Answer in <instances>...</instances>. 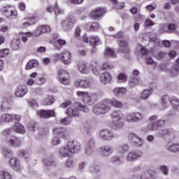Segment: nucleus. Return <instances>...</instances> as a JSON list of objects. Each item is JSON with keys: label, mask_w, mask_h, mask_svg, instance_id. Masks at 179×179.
I'll return each instance as SVG.
<instances>
[{"label": "nucleus", "mask_w": 179, "mask_h": 179, "mask_svg": "<svg viewBox=\"0 0 179 179\" xmlns=\"http://www.w3.org/2000/svg\"><path fill=\"white\" fill-rule=\"evenodd\" d=\"M80 152V143L76 141H69L66 145L59 149V156L62 158L69 157V153H79Z\"/></svg>", "instance_id": "f257e3e1"}, {"label": "nucleus", "mask_w": 179, "mask_h": 179, "mask_svg": "<svg viewBox=\"0 0 179 179\" xmlns=\"http://www.w3.org/2000/svg\"><path fill=\"white\" fill-rule=\"evenodd\" d=\"M111 110V99H105L101 102L96 103L92 109L96 115H101V114H106Z\"/></svg>", "instance_id": "f03ea898"}, {"label": "nucleus", "mask_w": 179, "mask_h": 179, "mask_svg": "<svg viewBox=\"0 0 179 179\" xmlns=\"http://www.w3.org/2000/svg\"><path fill=\"white\" fill-rule=\"evenodd\" d=\"M89 113V108L86 107L85 105H82L80 103H75L71 105L66 110V114H68L69 117H79L80 113Z\"/></svg>", "instance_id": "7ed1b4c3"}, {"label": "nucleus", "mask_w": 179, "mask_h": 179, "mask_svg": "<svg viewBox=\"0 0 179 179\" xmlns=\"http://www.w3.org/2000/svg\"><path fill=\"white\" fill-rule=\"evenodd\" d=\"M113 118V125L115 131H120L124 127V113L121 110H115L111 113Z\"/></svg>", "instance_id": "20e7f679"}, {"label": "nucleus", "mask_w": 179, "mask_h": 179, "mask_svg": "<svg viewBox=\"0 0 179 179\" xmlns=\"http://www.w3.org/2000/svg\"><path fill=\"white\" fill-rule=\"evenodd\" d=\"M77 96L79 97H83L84 103H86L89 106H91L96 100H97V94L94 93H89L87 92L78 91L76 92Z\"/></svg>", "instance_id": "39448f33"}, {"label": "nucleus", "mask_w": 179, "mask_h": 179, "mask_svg": "<svg viewBox=\"0 0 179 179\" xmlns=\"http://www.w3.org/2000/svg\"><path fill=\"white\" fill-rule=\"evenodd\" d=\"M145 118V115L141 112L136 111L129 113L126 115L127 122H141Z\"/></svg>", "instance_id": "423d86ee"}, {"label": "nucleus", "mask_w": 179, "mask_h": 179, "mask_svg": "<svg viewBox=\"0 0 179 179\" xmlns=\"http://www.w3.org/2000/svg\"><path fill=\"white\" fill-rule=\"evenodd\" d=\"M94 83L93 78L78 79L74 82V86L80 89H89Z\"/></svg>", "instance_id": "0eeeda50"}, {"label": "nucleus", "mask_w": 179, "mask_h": 179, "mask_svg": "<svg viewBox=\"0 0 179 179\" xmlns=\"http://www.w3.org/2000/svg\"><path fill=\"white\" fill-rule=\"evenodd\" d=\"M99 138L106 142H111V141L115 138L114 132L108 129H103L99 131Z\"/></svg>", "instance_id": "6e6552de"}, {"label": "nucleus", "mask_w": 179, "mask_h": 179, "mask_svg": "<svg viewBox=\"0 0 179 179\" xmlns=\"http://www.w3.org/2000/svg\"><path fill=\"white\" fill-rule=\"evenodd\" d=\"M82 40L84 43H90V45L93 47V48H96V45H100L102 44L101 41L99 38V36H92L90 38L87 37V34H84L82 37Z\"/></svg>", "instance_id": "1a4fd4ad"}, {"label": "nucleus", "mask_w": 179, "mask_h": 179, "mask_svg": "<svg viewBox=\"0 0 179 179\" xmlns=\"http://www.w3.org/2000/svg\"><path fill=\"white\" fill-rule=\"evenodd\" d=\"M3 122H19L22 120L20 115L6 113L1 115Z\"/></svg>", "instance_id": "9d476101"}, {"label": "nucleus", "mask_w": 179, "mask_h": 179, "mask_svg": "<svg viewBox=\"0 0 179 179\" xmlns=\"http://www.w3.org/2000/svg\"><path fill=\"white\" fill-rule=\"evenodd\" d=\"M142 156H143V152L141 150L130 151L126 155L125 160L126 162H129L130 163H132V162H135V160L141 159Z\"/></svg>", "instance_id": "9b49d317"}, {"label": "nucleus", "mask_w": 179, "mask_h": 179, "mask_svg": "<svg viewBox=\"0 0 179 179\" xmlns=\"http://www.w3.org/2000/svg\"><path fill=\"white\" fill-rule=\"evenodd\" d=\"M129 141L132 143L134 146H136L137 148H141L143 146V143H145V141H143V138L139 137L138 135L131 133L129 134Z\"/></svg>", "instance_id": "f8f14e48"}, {"label": "nucleus", "mask_w": 179, "mask_h": 179, "mask_svg": "<svg viewBox=\"0 0 179 179\" xmlns=\"http://www.w3.org/2000/svg\"><path fill=\"white\" fill-rule=\"evenodd\" d=\"M57 79L62 85H69V73L64 69L57 71Z\"/></svg>", "instance_id": "ddd939ff"}, {"label": "nucleus", "mask_w": 179, "mask_h": 179, "mask_svg": "<svg viewBox=\"0 0 179 179\" xmlns=\"http://www.w3.org/2000/svg\"><path fill=\"white\" fill-rule=\"evenodd\" d=\"M42 163L45 164L46 167L57 166V162H55V159L52 154H45L42 158Z\"/></svg>", "instance_id": "4468645a"}, {"label": "nucleus", "mask_w": 179, "mask_h": 179, "mask_svg": "<svg viewBox=\"0 0 179 179\" xmlns=\"http://www.w3.org/2000/svg\"><path fill=\"white\" fill-rule=\"evenodd\" d=\"M75 17H69L67 19L64 20L62 22V27L64 31H69L73 27V24H75Z\"/></svg>", "instance_id": "2eb2a0df"}, {"label": "nucleus", "mask_w": 179, "mask_h": 179, "mask_svg": "<svg viewBox=\"0 0 179 179\" xmlns=\"http://www.w3.org/2000/svg\"><path fill=\"white\" fill-rule=\"evenodd\" d=\"M99 152L102 157H108L114 153V148L110 145H105L100 147Z\"/></svg>", "instance_id": "dca6fc26"}, {"label": "nucleus", "mask_w": 179, "mask_h": 179, "mask_svg": "<svg viewBox=\"0 0 179 179\" xmlns=\"http://www.w3.org/2000/svg\"><path fill=\"white\" fill-rule=\"evenodd\" d=\"M36 114L41 118H44L47 120L48 118H51V117H55L57 113L54 110H39L36 111Z\"/></svg>", "instance_id": "f3484780"}, {"label": "nucleus", "mask_w": 179, "mask_h": 179, "mask_svg": "<svg viewBox=\"0 0 179 179\" xmlns=\"http://www.w3.org/2000/svg\"><path fill=\"white\" fill-rule=\"evenodd\" d=\"M52 133L55 136L58 138H66L69 135V131L64 127H54Z\"/></svg>", "instance_id": "a211bd4d"}, {"label": "nucleus", "mask_w": 179, "mask_h": 179, "mask_svg": "<svg viewBox=\"0 0 179 179\" xmlns=\"http://www.w3.org/2000/svg\"><path fill=\"white\" fill-rule=\"evenodd\" d=\"M95 148H96V143L94 142V139L90 138L85 147V156H92V155H93V152H94Z\"/></svg>", "instance_id": "6ab92c4d"}, {"label": "nucleus", "mask_w": 179, "mask_h": 179, "mask_svg": "<svg viewBox=\"0 0 179 179\" xmlns=\"http://www.w3.org/2000/svg\"><path fill=\"white\" fill-rule=\"evenodd\" d=\"M9 166L13 169L15 171H22V166L20 165V162L16 157H11L9 160Z\"/></svg>", "instance_id": "aec40b11"}, {"label": "nucleus", "mask_w": 179, "mask_h": 179, "mask_svg": "<svg viewBox=\"0 0 179 179\" xmlns=\"http://www.w3.org/2000/svg\"><path fill=\"white\" fill-rule=\"evenodd\" d=\"M111 80H113V76L108 71H105L102 73L99 76V82L102 85H108V83H110Z\"/></svg>", "instance_id": "412c9836"}, {"label": "nucleus", "mask_w": 179, "mask_h": 179, "mask_svg": "<svg viewBox=\"0 0 179 179\" xmlns=\"http://www.w3.org/2000/svg\"><path fill=\"white\" fill-rule=\"evenodd\" d=\"M62 62L64 65H70L72 62V55L68 50L62 52Z\"/></svg>", "instance_id": "4be33fe9"}, {"label": "nucleus", "mask_w": 179, "mask_h": 179, "mask_svg": "<svg viewBox=\"0 0 179 179\" xmlns=\"http://www.w3.org/2000/svg\"><path fill=\"white\" fill-rule=\"evenodd\" d=\"M104 13H106V9L98 8L92 10L90 13V17L94 20L99 19V17H101Z\"/></svg>", "instance_id": "5701e85b"}, {"label": "nucleus", "mask_w": 179, "mask_h": 179, "mask_svg": "<svg viewBox=\"0 0 179 179\" xmlns=\"http://www.w3.org/2000/svg\"><path fill=\"white\" fill-rule=\"evenodd\" d=\"M6 142L8 146H12L13 148H19L22 145V142L16 137L6 138Z\"/></svg>", "instance_id": "b1692460"}, {"label": "nucleus", "mask_w": 179, "mask_h": 179, "mask_svg": "<svg viewBox=\"0 0 179 179\" xmlns=\"http://www.w3.org/2000/svg\"><path fill=\"white\" fill-rule=\"evenodd\" d=\"M119 51L122 54H129L130 50L129 48L128 47V42L122 40L120 41Z\"/></svg>", "instance_id": "393cba45"}, {"label": "nucleus", "mask_w": 179, "mask_h": 179, "mask_svg": "<svg viewBox=\"0 0 179 179\" xmlns=\"http://www.w3.org/2000/svg\"><path fill=\"white\" fill-rule=\"evenodd\" d=\"M50 31V26L48 25H41L38 27L37 29L34 31V36L37 37V36H40L44 33H48Z\"/></svg>", "instance_id": "a878e982"}, {"label": "nucleus", "mask_w": 179, "mask_h": 179, "mask_svg": "<svg viewBox=\"0 0 179 179\" xmlns=\"http://www.w3.org/2000/svg\"><path fill=\"white\" fill-rule=\"evenodd\" d=\"M27 87L26 85H20L17 90L15 92V96L17 97H23L27 94Z\"/></svg>", "instance_id": "bb28decb"}, {"label": "nucleus", "mask_w": 179, "mask_h": 179, "mask_svg": "<svg viewBox=\"0 0 179 179\" xmlns=\"http://www.w3.org/2000/svg\"><path fill=\"white\" fill-rule=\"evenodd\" d=\"M166 149L172 153H177V152H179V143L169 142L166 144Z\"/></svg>", "instance_id": "cd10ccee"}, {"label": "nucleus", "mask_w": 179, "mask_h": 179, "mask_svg": "<svg viewBox=\"0 0 179 179\" xmlns=\"http://www.w3.org/2000/svg\"><path fill=\"white\" fill-rule=\"evenodd\" d=\"M170 120H171V114H169L162 117V119L155 122L157 124V127L158 128H160V127H164V125H166V122H168V121H170Z\"/></svg>", "instance_id": "c85d7f7f"}, {"label": "nucleus", "mask_w": 179, "mask_h": 179, "mask_svg": "<svg viewBox=\"0 0 179 179\" xmlns=\"http://www.w3.org/2000/svg\"><path fill=\"white\" fill-rule=\"evenodd\" d=\"M157 136L158 138H164V136H170L171 135V130L169 129H159L157 132Z\"/></svg>", "instance_id": "c756f323"}, {"label": "nucleus", "mask_w": 179, "mask_h": 179, "mask_svg": "<svg viewBox=\"0 0 179 179\" xmlns=\"http://www.w3.org/2000/svg\"><path fill=\"white\" fill-rule=\"evenodd\" d=\"M129 150V145L128 144H122L116 148V152L119 155H125Z\"/></svg>", "instance_id": "7c9ffc66"}, {"label": "nucleus", "mask_w": 179, "mask_h": 179, "mask_svg": "<svg viewBox=\"0 0 179 179\" xmlns=\"http://www.w3.org/2000/svg\"><path fill=\"white\" fill-rule=\"evenodd\" d=\"M78 69L81 73H84L87 75L89 73V69L86 66V62H79L78 64Z\"/></svg>", "instance_id": "2f4dec72"}, {"label": "nucleus", "mask_w": 179, "mask_h": 179, "mask_svg": "<svg viewBox=\"0 0 179 179\" xmlns=\"http://www.w3.org/2000/svg\"><path fill=\"white\" fill-rule=\"evenodd\" d=\"M100 27V25L99 24V22H89L87 24H85V29L88 31H94L96 30H99Z\"/></svg>", "instance_id": "473e14b6"}, {"label": "nucleus", "mask_w": 179, "mask_h": 179, "mask_svg": "<svg viewBox=\"0 0 179 179\" xmlns=\"http://www.w3.org/2000/svg\"><path fill=\"white\" fill-rule=\"evenodd\" d=\"M12 108V102L8 99H4L1 102V111H9Z\"/></svg>", "instance_id": "72a5a7b5"}, {"label": "nucleus", "mask_w": 179, "mask_h": 179, "mask_svg": "<svg viewBox=\"0 0 179 179\" xmlns=\"http://www.w3.org/2000/svg\"><path fill=\"white\" fill-rule=\"evenodd\" d=\"M24 20L22 22V27H29V26H31V24H34V23H36V17L32 16V17H29L28 18H24Z\"/></svg>", "instance_id": "f704fd0d"}, {"label": "nucleus", "mask_w": 179, "mask_h": 179, "mask_svg": "<svg viewBox=\"0 0 179 179\" xmlns=\"http://www.w3.org/2000/svg\"><path fill=\"white\" fill-rule=\"evenodd\" d=\"M171 102V99H170L169 96L165 95L162 96V106L163 110L167 108L169 106H170Z\"/></svg>", "instance_id": "c9c22d12"}, {"label": "nucleus", "mask_w": 179, "mask_h": 179, "mask_svg": "<svg viewBox=\"0 0 179 179\" xmlns=\"http://www.w3.org/2000/svg\"><path fill=\"white\" fill-rule=\"evenodd\" d=\"M13 129L17 134H24L26 132L24 127L20 122H15L13 127Z\"/></svg>", "instance_id": "e433bc0d"}, {"label": "nucleus", "mask_w": 179, "mask_h": 179, "mask_svg": "<svg viewBox=\"0 0 179 179\" xmlns=\"http://www.w3.org/2000/svg\"><path fill=\"white\" fill-rule=\"evenodd\" d=\"M113 93L116 97H121V96H124L127 93V89L124 87H116L113 90Z\"/></svg>", "instance_id": "4c0bfd02"}, {"label": "nucleus", "mask_w": 179, "mask_h": 179, "mask_svg": "<svg viewBox=\"0 0 179 179\" xmlns=\"http://www.w3.org/2000/svg\"><path fill=\"white\" fill-rule=\"evenodd\" d=\"M38 66V61L36 59H32L27 62L26 65V70L29 71V69H34V68H37Z\"/></svg>", "instance_id": "58836bf2"}, {"label": "nucleus", "mask_w": 179, "mask_h": 179, "mask_svg": "<svg viewBox=\"0 0 179 179\" xmlns=\"http://www.w3.org/2000/svg\"><path fill=\"white\" fill-rule=\"evenodd\" d=\"M110 2H111L113 5V8L117 10L122 9L125 7V3L124 2H118V0H110Z\"/></svg>", "instance_id": "ea45409f"}, {"label": "nucleus", "mask_w": 179, "mask_h": 179, "mask_svg": "<svg viewBox=\"0 0 179 179\" xmlns=\"http://www.w3.org/2000/svg\"><path fill=\"white\" fill-rule=\"evenodd\" d=\"M152 92H153V90L152 89L144 90L141 94V99L142 100H148V98L152 94Z\"/></svg>", "instance_id": "a19ab883"}, {"label": "nucleus", "mask_w": 179, "mask_h": 179, "mask_svg": "<svg viewBox=\"0 0 179 179\" xmlns=\"http://www.w3.org/2000/svg\"><path fill=\"white\" fill-rule=\"evenodd\" d=\"M110 162L114 166H120V164L122 163V160H121V157L118 155H113L110 158Z\"/></svg>", "instance_id": "79ce46f5"}, {"label": "nucleus", "mask_w": 179, "mask_h": 179, "mask_svg": "<svg viewBox=\"0 0 179 179\" xmlns=\"http://www.w3.org/2000/svg\"><path fill=\"white\" fill-rule=\"evenodd\" d=\"M171 104L172 108L174 110V111H177L178 113H179V101H178V99H177L176 97H173L171 99Z\"/></svg>", "instance_id": "37998d69"}, {"label": "nucleus", "mask_w": 179, "mask_h": 179, "mask_svg": "<svg viewBox=\"0 0 179 179\" xmlns=\"http://www.w3.org/2000/svg\"><path fill=\"white\" fill-rule=\"evenodd\" d=\"M6 16L8 17V19H10V20L16 19V17H17V11H16L15 8H10V12L7 13L6 14Z\"/></svg>", "instance_id": "c03bdc74"}, {"label": "nucleus", "mask_w": 179, "mask_h": 179, "mask_svg": "<svg viewBox=\"0 0 179 179\" xmlns=\"http://www.w3.org/2000/svg\"><path fill=\"white\" fill-rule=\"evenodd\" d=\"M20 45V39H14L11 41L10 47L14 51H17L19 50Z\"/></svg>", "instance_id": "a18cd8bd"}, {"label": "nucleus", "mask_w": 179, "mask_h": 179, "mask_svg": "<svg viewBox=\"0 0 179 179\" xmlns=\"http://www.w3.org/2000/svg\"><path fill=\"white\" fill-rule=\"evenodd\" d=\"M1 153L5 157L11 158L13 157V152H12V150L9 148H3Z\"/></svg>", "instance_id": "49530a36"}, {"label": "nucleus", "mask_w": 179, "mask_h": 179, "mask_svg": "<svg viewBox=\"0 0 179 179\" xmlns=\"http://www.w3.org/2000/svg\"><path fill=\"white\" fill-rule=\"evenodd\" d=\"M113 106V107H115V108H122V102L118 101L116 99H114L113 100L110 99V106Z\"/></svg>", "instance_id": "de8ad7c7"}, {"label": "nucleus", "mask_w": 179, "mask_h": 179, "mask_svg": "<svg viewBox=\"0 0 179 179\" xmlns=\"http://www.w3.org/2000/svg\"><path fill=\"white\" fill-rule=\"evenodd\" d=\"M101 68L103 71H111V69H114V64L108 62H106L103 63Z\"/></svg>", "instance_id": "09e8293b"}, {"label": "nucleus", "mask_w": 179, "mask_h": 179, "mask_svg": "<svg viewBox=\"0 0 179 179\" xmlns=\"http://www.w3.org/2000/svg\"><path fill=\"white\" fill-rule=\"evenodd\" d=\"M136 85H139V78L135 76L131 77L129 79V86L134 87Z\"/></svg>", "instance_id": "8fccbe9b"}, {"label": "nucleus", "mask_w": 179, "mask_h": 179, "mask_svg": "<svg viewBox=\"0 0 179 179\" xmlns=\"http://www.w3.org/2000/svg\"><path fill=\"white\" fill-rule=\"evenodd\" d=\"M54 12L56 16H59V15H64V9L59 8V6H58V3H57L54 6Z\"/></svg>", "instance_id": "3c124183"}, {"label": "nucleus", "mask_w": 179, "mask_h": 179, "mask_svg": "<svg viewBox=\"0 0 179 179\" xmlns=\"http://www.w3.org/2000/svg\"><path fill=\"white\" fill-rule=\"evenodd\" d=\"M64 166L66 169H72L75 166V162L71 158L67 159L64 163Z\"/></svg>", "instance_id": "603ef678"}, {"label": "nucleus", "mask_w": 179, "mask_h": 179, "mask_svg": "<svg viewBox=\"0 0 179 179\" xmlns=\"http://www.w3.org/2000/svg\"><path fill=\"white\" fill-rule=\"evenodd\" d=\"M117 82L118 83H124V82L128 79V77L124 73H120L117 76Z\"/></svg>", "instance_id": "864d4df0"}, {"label": "nucleus", "mask_w": 179, "mask_h": 179, "mask_svg": "<svg viewBox=\"0 0 179 179\" xmlns=\"http://www.w3.org/2000/svg\"><path fill=\"white\" fill-rule=\"evenodd\" d=\"M18 155L21 157H24L25 160H27V159H29L30 154L27 151H25L24 150H21L18 152Z\"/></svg>", "instance_id": "5fc2aeb1"}, {"label": "nucleus", "mask_w": 179, "mask_h": 179, "mask_svg": "<svg viewBox=\"0 0 179 179\" xmlns=\"http://www.w3.org/2000/svg\"><path fill=\"white\" fill-rule=\"evenodd\" d=\"M167 55V52H159L158 53L155 55V57L156 59H158L159 61L164 59V58H166V56Z\"/></svg>", "instance_id": "6e6d98bb"}, {"label": "nucleus", "mask_w": 179, "mask_h": 179, "mask_svg": "<svg viewBox=\"0 0 179 179\" xmlns=\"http://www.w3.org/2000/svg\"><path fill=\"white\" fill-rule=\"evenodd\" d=\"M90 171L93 174H98V173H100V166L97 165H92L90 167Z\"/></svg>", "instance_id": "4d7b16f0"}, {"label": "nucleus", "mask_w": 179, "mask_h": 179, "mask_svg": "<svg viewBox=\"0 0 179 179\" xmlns=\"http://www.w3.org/2000/svg\"><path fill=\"white\" fill-rule=\"evenodd\" d=\"M0 176L2 179H12V175L5 171H0Z\"/></svg>", "instance_id": "13d9d810"}, {"label": "nucleus", "mask_w": 179, "mask_h": 179, "mask_svg": "<svg viewBox=\"0 0 179 179\" xmlns=\"http://www.w3.org/2000/svg\"><path fill=\"white\" fill-rule=\"evenodd\" d=\"M179 73V66L176 65L173 66L171 69V74L172 76H177Z\"/></svg>", "instance_id": "bf43d9fd"}, {"label": "nucleus", "mask_w": 179, "mask_h": 179, "mask_svg": "<svg viewBox=\"0 0 179 179\" xmlns=\"http://www.w3.org/2000/svg\"><path fill=\"white\" fill-rule=\"evenodd\" d=\"M106 57H112V58H115V54L114 53V50L111 48H108L105 51Z\"/></svg>", "instance_id": "052dcab7"}, {"label": "nucleus", "mask_w": 179, "mask_h": 179, "mask_svg": "<svg viewBox=\"0 0 179 179\" xmlns=\"http://www.w3.org/2000/svg\"><path fill=\"white\" fill-rule=\"evenodd\" d=\"M51 143L52 146H58V145L61 143V139L59 138V137L55 136L52 138Z\"/></svg>", "instance_id": "680f3d73"}, {"label": "nucleus", "mask_w": 179, "mask_h": 179, "mask_svg": "<svg viewBox=\"0 0 179 179\" xmlns=\"http://www.w3.org/2000/svg\"><path fill=\"white\" fill-rule=\"evenodd\" d=\"M159 170L164 176H169V166L166 165H162L159 167Z\"/></svg>", "instance_id": "e2e57ef3"}, {"label": "nucleus", "mask_w": 179, "mask_h": 179, "mask_svg": "<svg viewBox=\"0 0 179 179\" xmlns=\"http://www.w3.org/2000/svg\"><path fill=\"white\" fill-rule=\"evenodd\" d=\"M157 124L155 122H150L148 125V129H149L150 131H157Z\"/></svg>", "instance_id": "0e129e2a"}, {"label": "nucleus", "mask_w": 179, "mask_h": 179, "mask_svg": "<svg viewBox=\"0 0 179 179\" xmlns=\"http://www.w3.org/2000/svg\"><path fill=\"white\" fill-rule=\"evenodd\" d=\"M43 106H51V104H54V98L50 97L48 99H45L43 101Z\"/></svg>", "instance_id": "69168bd1"}, {"label": "nucleus", "mask_w": 179, "mask_h": 179, "mask_svg": "<svg viewBox=\"0 0 179 179\" xmlns=\"http://www.w3.org/2000/svg\"><path fill=\"white\" fill-rule=\"evenodd\" d=\"M35 83L38 86H41V85H44L45 83V78L43 77L38 78H36Z\"/></svg>", "instance_id": "338daca9"}, {"label": "nucleus", "mask_w": 179, "mask_h": 179, "mask_svg": "<svg viewBox=\"0 0 179 179\" xmlns=\"http://www.w3.org/2000/svg\"><path fill=\"white\" fill-rule=\"evenodd\" d=\"M28 105L29 107H33V108H37V101L35 99H31L30 101H28Z\"/></svg>", "instance_id": "774afa93"}]
</instances>
